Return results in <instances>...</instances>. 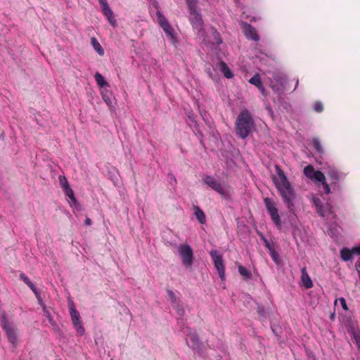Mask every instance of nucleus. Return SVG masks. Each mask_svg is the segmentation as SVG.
Segmentation results:
<instances>
[{
  "instance_id": "obj_2",
  "label": "nucleus",
  "mask_w": 360,
  "mask_h": 360,
  "mask_svg": "<svg viewBox=\"0 0 360 360\" xmlns=\"http://www.w3.org/2000/svg\"><path fill=\"white\" fill-rule=\"evenodd\" d=\"M255 128V122L252 113L247 109L241 110L235 122L236 135L245 139Z\"/></svg>"
},
{
  "instance_id": "obj_31",
  "label": "nucleus",
  "mask_w": 360,
  "mask_h": 360,
  "mask_svg": "<svg viewBox=\"0 0 360 360\" xmlns=\"http://www.w3.org/2000/svg\"><path fill=\"white\" fill-rule=\"evenodd\" d=\"M59 180H60V186L63 188V190H65L67 188L70 187L68 181L67 179L65 176H63V177L60 176L59 177Z\"/></svg>"
},
{
  "instance_id": "obj_12",
  "label": "nucleus",
  "mask_w": 360,
  "mask_h": 360,
  "mask_svg": "<svg viewBox=\"0 0 360 360\" xmlns=\"http://www.w3.org/2000/svg\"><path fill=\"white\" fill-rule=\"evenodd\" d=\"M188 11L190 13L189 20L193 29L198 30L199 32H202L203 30L204 23L199 11H198L197 8L188 9Z\"/></svg>"
},
{
  "instance_id": "obj_26",
  "label": "nucleus",
  "mask_w": 360,
  "mask_h": 360,
  "mask_svg": "<svg viewBox=\"0 0 360 360\" xmlns=\"http://www.w3.org/2000/svg\"><path fill=\"white\" fill-rule=\"evenodd\" d=\"M238 271L245 279H249L252 276L251 272L242 265L238 266Z\"/></svg>"
},
{
  "instance_id": "obj_37",
  "label": "nucleus",
  "mask_w": 360,
  "mask_h": 360,
  "mask_svg": "<svg viewBox=\"0 0 360 360\" xmlns=\"http://www.w3.org/2000/svg\"><path fill=\"white\" fill-rule=\"evenodd\" d=\"M103 98L108 105L111 103V98L106 94H103Z\"/></svg>"
},
{
  "instance_id": "obj_19",
  "label": "nucleus",
  "mask_w": 360,
  "mask_h": 360,
  "mask_svg": "<svg viewBox=\"0 0 360 360\" xmlns=\"http://www.w3.org/2000/svg\"><path fill=\"white\" fill-rule=\"evenodd\" d=\"M310 143L314 148V149L316 150V152L321 155L324 154V150L323 148L321 143V141L319 138L314 137L311 139Z\"/></svg>"
},
{
  "instance_id": "obj_30",
  "label": "nucleus",
  "mask_w": 360,
  "mask_h": 360,
  "mask_svg": "<svg viewBox=\"0 0 360 360\" xmlns=\"http://www.w3.org/2000/svg\"><path fill=\"white\" fill-rule=\"evenodd\" d=\"M314 109L317 112H321L323 110V105L321 101H316L314 104Z\"/></svg>"
},
{
  "instance_id": "obj_28",
  "label": "nucleus",
  "mask_w": 360,
  "mask_h": 360,
  "mask_svg": "<svg viewBox=\"0 0 360 360\" xmlns=\"http://www.w3.org/2000/svg\"><path fill=\"white\" fill-rule=\"evenodd\" d=\"M338 302L340 304L341 307L343 308V309L345 311L348 310V307H347V303H346V300H345V298L340 297L339 299L335 300V306L338 305Z\"/></svg>"
},
{
  "instance_id": "obj_22",
  "label": "nucleus",
  "mask_w": 360,
  "mask_h": 360,
  "mask_svg": "<svg viewBox=\"0 0 360 360\" xmlns=\"http://www.w3.org/2000/svg\"><path fill=\"white\" fill-rule=\"evenodd\" d=\"M91 44L99 56L104 55V50L96 37L91 38Z\"/></svg>"
},
{
  "instance_id": "obj_6",
  "label": "nucleus",
  "mask_w": 360,
  "mask_h": 360,
  "mask_svg": "<svg viewBox=\"0 0 360 360\" xmlns=\"http://www.w3.org/2000/svg\"><path fill=\"white\" fill-rule=\"evenodd\" d=\"M0 321L2 328L6 333L8 341L13 345V346H15L18 340L16 329L8 322L5 314L2 315Z\"/></svg>"
},
{
  "instance_id": "obj_44",
  "label": "nucleus",
  "mask_w": 360,
  "mask_h": 360,
  "mask_svg": "<svg viewBox=\"0 0 360 360\" xmlns=\"http://www.w3.org/2000/svg\"><path fill=\"white\" fill-rule=\"evenodd\" d=\"M259 91L262 92V94H264V91H265V89H264V87L263 86V89H259Z\"/></svg>"
},
{
  "instance_id": "obj_17",
  "label": "nucleus",
  "mask_w": 360,
  "mask_h": 360,
  "mask_svg": "<svg viewBox=\"0 0 360 360\" xmlns=\"http://www.w3.org/2000/svg\"><path fill=\"white\" fill-rule=\"evenodd\" d=\"M245 34L248 39H252L255 41H257L259 39L256 29L251 25H245Z\"/></svg>"
},
{
  "instance_id": "obj_38",
  "label": "nucleus",
  "mask_w": 360,
  "mask_h": 360,
  "mask_svg": "<svg viewBox=\"0 0 360 360\" xmlns=\"http://www.w3.org/2000/svg\"><path fill=\"white\" fill-rule=\"evenodd\" d=\"M264 244H265V246L270 250L271 251L273 249L271 247V245H270V243L265 238H264Z\"/></svg>"
},
{
  "instance_id": "obj_9",
  "label": "nucleus",
  "mask_w": 360,
  "mask_h": 360,
  "mask_svg": "<svg viewBox=\"0 0 360 360\" xmlns=\"http://www.w3.org/2000/svg\"><path fill=\"white\" fill-rule=\"evenodd\" d=\"M156 16L159 25L164 30L167 37L172 40H174L175 37L174 34V28L172 27L165 16L159 11L156 12Z\"/></svg>"
},
{
  "instance_id": "obj_36",
  "label": "nucleus",
  "mask_w": 360,
  "mask_h": 360,
  "mask_svg": "<svg viewBox=\"0 0 360 360\" xmlns=\"http://www.w3.org/2000/svg\"><path fill=\"white\" fill-rule=\"evenodd\" d=\"M167 295H168L169 300L172 302L175 303L176 302V295H175L174 292L171 290H167Z\"/></svg>"
},
{
  "instance_id": "obj_20",
  "label": "nucleus",
  "mask_w": 360,
  "mask_h": 360,
  "mask_svg": "<svg viewBox=\"0 0 360 360\" xmlns=\"http://www.w3.org/2000/svg\"><path fill=\"white\" fill-rule=\"evenodd\" d=\"M219 68L226 78L231 79L233 77V72L225 62L221 61L219 63Z\"/></svg>"
},
{
  "instance_id": "obj_45",
  "label": "nucleus",
  "mask_w": 360,
  "mask_h": 360,
  "mask_svg": "<svg viewBox=\"0 0 360 360\" xmlns=\"http://www.w3.org/2000/svg\"><path fill=\"white\" fill-rule=\"evenodd\" d=\"M334 317H335V314H333L330 315V319H333Z\"/></svg>"
},
{
  "instance_id": "obj_3",
  "label": "nucleus",
  "mask_w": 360,
  "mask_h": 360,
  "mask_svg": "<svg viewBox=\"0 0 360 360\" xmlns=\"http://www.w3.org/2000/svg\"><path fill=\"white\" fill-rule=\"evenodd\" d=\"M304 174L307 178L314 179L316 182L321 183L326 194L331 193L330 186L326 182V176L322 172L319 170L316 171L311 165H309L304 167Z\"/></svg>"
},
{
  "instance_id": "obj_13",
  "label": "nucleus",
  "mask_w": 360,
  "mask_h": 360,
  "mask_svg": "<svg viewBox=\"0 0 360 360\" xmlns=\"http://www.w3.org/2000/svg\"><path fill=\"white\" fill-rule=\"evenodd\" d=\"M203 181L212 190L217 192L221 196L225 197L226 192L220 182H219L214 177L212 176H206Z\"/></svg>"
},
{
  "instance_id": "obj_16",
  "label": "nucleus",
  "mask_w": 360,
  "mask_h": 360,
  "mask_svg": "<svg viewBox=\"0 0 360 360\" xmlns=\"http://www.w3.org/2000/svg\"><path fill=\"white\" fill-rule=\"evenodd\" d=\"M302 276H301V281L302 285L304 286L306 289L311 288L314 285L312 280L311 279L310 276H309L306 266H304L301 269Z\"/></svg>"
},
{
  "instance_id": "obj_15",
  "label": "nucleus",
  "mask_w": 360,
  "mask_h": 360,
  "mask_svg": "<svg viewBox=\"0 0 360 360\" xmlns=\"http://www.w3.org/2000/svg\"><path fill=\"white\" fill-rule=\"evenodd\" d=\"M312 202L316 207V212L321 217L326 216L329 208L328 204L323 205L321 200L316 197H314L312 198Z\"/></svg>"
},
{
  "instance_id": "obj_34",
  "label": "nucleus",
  "mask_w": 360,
  "mask_h": 360,
  "mask_svg": "<svg viewBox=\"0 0 360 360\" xmlns=\"http://www.w3.org/2000/svg\"><path fill=\"white\" fill-rule=\"evenodd\" d=\"M212 31L214 37L216 39L217 44H221V39L219 37V33L214 27H212Z\"/></svg>"
},
{
  "instance_id": "obj_1",
  "label": "nucleus",
  "mask_w": 360,
  "mask_h": 360,
  "mask_svg": "<svg viewBox=\"0 0 360 360\" xmlns=\"http://www.w3.org/2000/svg\"><path fill=\"white\" fill-rule=\"evenodd\" d=\"M276 169L277 176H274V184L289 211L293 212L295 206L293 200L295 198V189L283 171L278 165H276Z\"/></svg>"
},
{
  "instance_id": "obj_39",
  "label": "nucleus",
  "mask_w": 360,
  "mask_h": 360,
  "mask_svg": "<svg viewBox=\"0 0 360 360\" xmlns=\"http://www.w3.org/2000/svg\"><path fill=\"white\" fill-rule=\"evenodd\" d=\"M353 254L360 255V247H355L352 249Z\"/></svg>"
},
{
  "instance_id": "obj_27",
  "label": "nucleus",
  "mask_w": 360,
  "mask_h": 360,
  "mask_svg": "<svg viewBox=\"0 0 360 360\" xmlns=\"http://www.w3.org/2000/svg\"><path fill=\"white\" fill-rule=\"evenodd\" d=\"M190 340L192 343L191 347L195 348V347H198L199 345V338L197 335L192 334L190 336Z\"/></svg>"
},
{
  "instance_id": "obj_10",
  "label": "nucleus",
  "mask_w": 360,
  "mask_h": 360,
  "mask_svg": "<svg viewBox=\"0 0 360 360\" xmlns=\"http://www.w3.org/2000/svg\"><path fill=\"white\" fill-rule=\"evenodd\" d=\"M210 256L214 262V266L217 270L220 278L222 281L225 280V266L221 255H220L217 250H212L210 252Z\"/></svg>"
},
{
  "instance_id": "obj_7",
  "label": "nucleus",
  "mask_w": 360,
  "mask_h": 360,
  "mask_svg": "<svg viewBox=\"0 0 360 360\" xmlns=\"http://www.w3.org/2000/svg\"><path fill=\"white\" fill-rule=\"evenodd\" d=\"M69 309L71 321L76 331L79 335H83L84 334L85 329L82 326L80 314L76 309L73 302H71L70 304Z\"/></svg>"
},
{
  "instance_id": "obj_8",
  "label": "nucleus",
  "mask_w": 360,
  "mask_h": 360,
  "mask_svg": "<svg viewBox=\"0 0 360 360\" xmlns=\"http://www.w3.org/2000/svg\"><path fill=\"white\" fill-rule=\"evenodd\" d=\"M182 264L189 268L192 266L194 257L192 248L188 245H181L178 248Z\"/></svg>"
},
{
  "instance_id": "obj_14",
  "label": "nucleus",
  "mask_w": 360,
  "mask_h": 360,
  "mask_svg": "<svg viewBox=\"0 0 360 360\" xmlns=\"http://www.w3.org/2000/svg\"><path fill=\"white\" fill-rule=\"evenodd\" d=\"M101 6L103 14L107 17L109 22L112 25H116V20L114 18L113 12L110 8L107 0H98Z\"/></svg>"
},
{
  "instance_id": "obj_4",
  "label": "nucleus",
  "mask_w": 360,
  "mask_h": 360,
  "mask_svg": "<svg viewBox=\"0 0 360 360\" xmlns=\"http://www.w3.org/2000/svg\"><path fill=\"white\" fill-rule=\"evenodd\" d=\"M288 83L289 80L285 75L281 73H276L273 76V80L271 82V87L274 92L279 94L284 91L290 90Z\"/></svg>"
},
{
  "instance_id": "obj_21",
  "label": "nucleus",
  "mask_w": 360,
  "mask_h": 360,
  "mask_svg": "<svg viewBox=\"0 0 360 360\" xmlns=\"http://www.w3.org/2000/svg\"><path fill=\"white\" fill-rule=\"evenodd\" d=\"M194 214L198 221L203 224L206 221L205 214L204 212L197 205L193 206Z\"/></svg>"
},
{
  "instance_id": "obj_5",
  "label": "nucleus",
  "mask_w": 360,
  "mask_h": 360,
  "mask_svg": "<svg viewBox=\"0 0 360 360\" xmlns=\"http://www.w3.org/2000/svg\"><path fill=\"white\" fill-rule=\"evenodd\" d=\"M264 202L272 221L275 224L277 228L281 229L282 226L281 217L274 201L271 198H266L264 199Z\"/></svg>"
},
{
  "instance_id": "obj_43",
  "label": "nucleus",
  "mask_w": 360,
  "mask_h": 360,
  "mask_svg": "<svg viewBox=\"0 0 360 360\" xmlns=\"http://www.w3.org/2000/svg\"><path fill=\"white\" fill-rule=\"evenodd\" d=\"M184 312V309H182V308H181V309H180V308H179V309H178V314H179V315H183Z\"/></svg>"
},
{
  "instance_id": "obj_33",
  "label": "nucleus",
  "mask_w": 360,
  "mask_h": 360,
  "mask_svg": "<svg viewBox=\"0 0 360 360\" xmlns=\"http://www.w3.org/2000/svg\"><path fill=\"white\" fill-rule=\"evenodd\" d=\"M188 9L197 8L198 0H186Z\"/></svg>"
},
{
  "instance_id": "obj_42",
  "label": "nucleus",
  "mask_w": 360,
  "mask_h": 360,
  "mask_svg": "<svg viewBox=\"0 0 360 360\" xmlns=\"http://www.w3.org/2000/svg\"><path fill=\"white\" fill-rule=\"evenodd\" d=\"M298 84H299V80H298V79H297L295 80V86L294 87V89H292V90H291V91H294L296 89V88H297V86H298Z\"/></svg>"
},
{
  "instance_id": "obj_35",
  "label": "nucleus",
  "mask_w": 360,
  "mask_h": 360,
  "mask_svg": "<svg viewBox=\"0 0 360 360\" xmlns=\"http://www.w3.org/2000/svg\"><path fill=\"white\" fill-rule=\"evenodd\" d=\"M44 316L48 319L49 323L52 325H55V322L53 321V318L51 315L50 312L46 310V309H44Z\"/></svg>"
},
{
  "instance_id": "obj_11",
  "label": "nucleus",
  "mask_w": 360,
  "mask_h": 360,
  "mask_svg": "<svg viewBox=\"0 0 360 360\" xmlns=\"http://www.w3.org/2000/svg\"><path fill=\"white\" fill-rule=\"evenodd\" d=\"M331 183L330 185L334 191H340L339 181L342 179V174L334 167L328 166L326 171Z\"/></svg>"
},
{
  "instance_id": "obj_40",
  "label": "nucleus",
  "mask_w": 360,
  "mask_h": 360,
  "mask_svg": "<svg viewBox=\"0 0 360 360\" xmlns=\"http://www.w3.org/2000/svg\"><path fill=\"white\" fill-rule=\"evenodd\" d=\"M85 224L88 226H90L91 225L92 222H91V219L86 217V219H85Z\"/></svg>"
},
{
  "instance_id": "obj_23",
  "label": "nucleus",
  "mask_w": 360,
  "mask_h": 360,
  "mask_svg": "<svg viewBox=\"0 0 360 360\" xmlns=\"http://www.w3.org/2000/svg\"><path fill=\"white\" fill-rule=\"evenodd\" d=\"M340 255H341V258L342 259V260H344L345 262L349 261L352 258V255H353L352 250H349L347 248H344L340 251Z\"/></svg>"
},
{
  "instance_id": "obj_25",
  "label": "nucleus",
  "mask_w": 360,
  "mask_h": 360,
  "mask_svg": "<svg viewBox=\"0 0 360 360\" xmlns=\"http://www.w3.org/2000/svg\"><path fill=\"white\" fill-rule=\"evenodd\" d=\"M94 78H95V80H96L97 84L100 87L103 88L105 86H109L108 83L105 81V79H104L103 75L101 74H100L99 72H96L95 74Z\"/></svg>"
},
{
  "instance_id": "obj_32",
  "label": "nucleus",
  "mask_w": 360,
  "mask_h": 360,
  "mask_svg": "<svg viewBox=\"0 0 360 360\" xmlns=\"http://www.w3.org/2000/svg\"><path fill=\"white\" fill-rule=\"evenodd\" d=\"M353 338L355 340V342L360 349V333L356 331L352 332Z\"/></svg>"
},
{
  "instance_id": "obj_24",
  "label": "nucleus",
  "mask_w": 360,
  "mask_h": 360,
  "mask_svg": "<svg viewBox=\"0 0 360 360\" xmlns=\"http://www.w3.org/2000/svg\"><path fill=\"white\" fill-rule=\"evenodd\" d=\"M249 82L257 86L259 89H263V84L259 74H256L252 77H251L249 80Z\"/></svg>"
},
{
  "instance_id": "obj_41",
  "label": "nucleus",
  "mask_w": 360,
  "mask_h": 360,
  "mask_svg": "<svg viewBox=\"0 0 360 360\" xmlns=\"http://www.w3.org/2000/svg\"><path fill=\"white\" fill-rule=\"evenodd\" d=\"M271 252V257L272 258L276 260V253H275V251L274 250H272Z\"/></svg>"
},
{
  "instance_id": "obj_29",
  "label": "nucleus",
  "mask_w": 360,
  "mask_h": 360,
  "mask_svg": "<svg viewBox=\"0 0 360 360\" xmlns=\"http://www.w3.org/2000/svg\"><path fill=\"white\" fill-rule=\"evenodd\" d=\"M63 191H65L66 195H68L73 202H76V198H75L74 192L70 187L67 188Z\"/></svg>"
},
{
  "instance_id": "obj_18",
  "label": "nucleus",
  "mask_w": 360,
  "mask_h": 360,
  "mask_svg": "<svg viewBox=\"0 0 360 360\" xmlns=\"http://www.w3.org/2000/svg\"><path fill=\"white\" fill-rule=\"evenodd\" d=\"M20 278L32 290L37 297H39V292L36 286L30 281V278L24 273H21L20 274Z\"/></svg>"
}]
</instances>
